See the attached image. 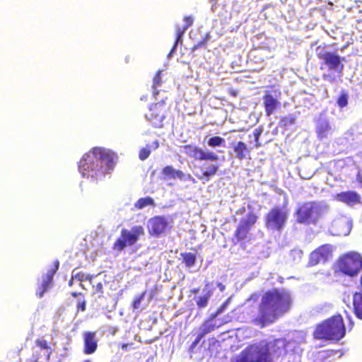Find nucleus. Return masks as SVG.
Returning <instances> with one entry per match:
<instances>
[{
	"mask_svg": "<svg viewBox=\"0 0 362 362\" xmlns=\"http://www.w3.org/2000/svg\"><path fill=\"white\" fill-rule=\"evenodd\" d=\"M291 303V294L286 290L275 289L267 292L259 307L260 316L254 322L262 327L273 323L290 310Z\"/></svg>",
	"mask_w": 362,
	"mask_h": 362,
	"instance_id": "f257e3e1",
	"label": "nucleus"
},
{
	"mask_svg": "<svg viewBox=\"0 0 362 362\" xmlns=\"http://www.w3.org/2000/svg\"><path fill=\"white\" fill-rule=\"evenodd\" d=\"M286 354V341L278 339L259 346H250V362H269L270 360L278 358Z\"/></svg>",
	"mask_w": 362,
	"mask_h": 362,
	"instance_id": "f03ea898",
	"label": "nucleus"
},
{
	"mask_svg": "<svg viewBox=\"0 0 362 362\" xmlns=\"http://www.w3.org/2000/svg\"><path fill=\"white\" fill-rule=\"evenodd\" d=\"M329 211L325 202H310L303 204L297 212V221L300 223H316Z\"/></svg>",
	"mask_w": 362,
	"mask_h": 362,
	"instance_id": "7ed1b4c3",
	"label": "nucleus"
},
{
	"mask_svg": "<svg viewBox=\"0 0 362 362\" xmlns=\"http://www.w3.org/2000/svg\"><path fill=\"white\" fill-rule=\"evenodd\" d=\"M345 334V327L341 315L334 316L318 325L314 333L317 339L339 340Z\"/></svg>",
	"mask_w": 362,
	"mask_h": 362,
	"instance_id": "20e7f679",
	"label": "nucleus"
},
{
	"mask_svg": "<svg viewBox=\"0 0 362 362\" xmlns=\"http://www.w3.org/2000/svg\"><path fill=\"white\" fill-rule=\"evenodd\" d=\"M144 235V229L141 226H134L129 230L123 228L121 230L119 238H118L113 243L112 249L114 250L121 252L127 247L134 245Z\"/></svg>",
	"mask_w": 362,
	"mask_h": 362,
	"instance_id": "39448f33",
	"label": "nucleus"
},
{
	"mask_svg": "<svg viewBox=\"0 0 362 362\" xmlns=\"http://www.w3.org/2000/svg\"><path fill=\"white\" fill-rule=\"evenodd\" d=\"M339 269L345 274L356 276L362 269V256L356 252L344 255L339 261Z\"/></svg>",
	"mask_w": 362,
	"mask_h": 362,
	"instance_id": "423d86ee",
	"label": "nucleus"
},
{
	"mask_svg": "<svg viewBox=\"0 0 362 362\" xmlns=\"http://www.w3.org/2000/svg\"><path fill=\"white\" fill-rule=\"evenodd\" d=\"M78 170L83 177H94L101 173L103 166L99 164L98 156L93 153V148L85 153L78 163Z\"/></svg>",
	"mask_w": 362,
	"mask_h": 362,
	"instance_id": "0eeeda50",
	"label": "nucleus"
},
{
	"mask_svg": "<svg viewBox=\"0 0 362 362\" xmlns=\"http://www.w3.org/2000/svg\"><path fill=\"white\" fill-rule=\"evenodd\" d=\"M318 57L322 60L325 65L332 75L339 76L344 69L342 59L336 53L324 52L323 49H317Z\"/></svg>",
	"mask_w": 362,
	"mask_h": 362,
	"instance_id": "6e6552de",
	"label": "nucleus"
},
{
	"mask_svg": "<svg viewBox=\"0 0 362 362\" xmlns=\"http://www.w3.org/2000/svg\"><path fill=\"white\" fill-rule=\"evenodd\" d=\"M288 218L286 211L276 207L272 209L266 218L267 228L272 230H281L284 226Z\"/></svg>",
	"mask_w": 362,
	"mask_h": 362,
	"instance_id": "1a4fd4ad",
	"label": "nucleus"
},
{
	"mask_svg": "<svg viewBox=\"0 0 362 362\" xmlns=\"http://www.w3.org/2000/svg\"><path fill=\"white\" fill-rule=\"evenodd\" d=\"M93 153L98 156L99 164L103 166L101 173H109L114 168L117 155L113 151L103 147H94Z\"/></svg>",
	"mask_w": 362,
	"mask_h": 362,
	"instance_id": "9d476101",
	"label": "nucleus"
},
{
	"mask_svg": "<svg viewBox=\"0 0 362 362\" xmlns=\"http://www.w3.org/2000/svg\"><path fill=\"white\" fill-rule=\"evenodd\" d=\"M147 228L150 235L158 238L164 234L170 226L165 217L156 216L148 220Z\"/></svg>",
	"mask_w": 362,
	"mask_h": 362,
	"instance_id": "9b49d317",
	"label": "nucleus"
},
{
	"mask_svg": "<svg viewBox=\"0 0 362 362\" xmlns=\"http://www.w3.org/2000/svg\"><path fill=\"white\" fill-rule=\"evenodd\" d=\"M182 148L187 155L197 160L214 161L218 160V156L215 153L209 151H205L196 146L187 144L183 146Z\"/></svg>",
	"mask_w": 362,
	"mask_h": 362,
	"instance_id": "f8f14e48",
	"label": "nucleus"
},
{
	"mask_svg": "<svg viewBox=\"0 0 362 362\" xmlns=\"http://www.w3.org/2000/svg\"><path fill=\"white\" fill-rule=\"evenodd\" d=\"M351 227V221L348 217L340 216L332 221L330 230L334 235L346 236L349 234Z\"/></svg>",
	"mask_w": 362,
	"mask_h": 362,
	"instance_id": "ddd939ff",
	"label": "nucleus"
},
{
	"mask_svg": "<svg viewBox=\"0 0 362 362\" xmlns=\"http://www.w3.org/2000/svg\"><path fill=\"white\" fill-rule=\"evenodd\" d=\"M59 267V262L56 260L54 262L51 268L47 271V274L42 277V281L40 285L38 286L36 291V296L39 298H42L45 293L50 288L52 285L53 277Z\"/></svg>",
	"mask_w": 362,
	"mask_h": 362,
	"instance_id": "4468645a",
	"label": "nucleus"
},
{
	"mask_svg": "<svg viewBox=\"0 0 362 362\" xmlns=\"http://www.w3.org/2000/svg\"><path fill=\"white\" fill-rule=\"evenodd\" d=\"M332 246L325 245L313 252L310 256L309 265L315 266L320 262H325L332 255Z\"/></svg>",
	"mask_w": 362,
	"mask_h": 362,
	"instance_id": "2eb2a0df",
	"label": "nucleus"
},
{
	"mask_svg": "<svg viewBox=\"0 0 362 362\" xmlns=\"http://www.w3.org/2000/svg\"><path fill=\"white\" fill-rule=\"evenodd\" d=\"M165 112L163 103H155L150 106L146 117L155 127H158L165 118Z\"/></svg>",
	"mask_w": 362,
	"mask_h": 362,
	"instance_id": "dca6fc26",
	"label": "nucleus"
},
{
	"mask_svg": "<svg viewBox=\"0 0 362 362\" xmlns=\"http://www.w3.org/2000/svg\"><path fill=\"white\" fill-rule=\"evenodd\" d=\"M83 337L84 341L83 353L87 355L95 353L98 349V339L95 332H84Z\"/></svg>",
	"mask_w": 362,
	"mask_h": 362,
	"instance_id": "f3484780",
	"label": "nucleus"
},
{
	"mask_svg": "<svg viewBox=\"0 0 362 362\" xmlns=\"http://www.w3.org/2000/svg\"><path fill=\"white\" fill-rule=\"evenodd\" d=\"M249 234V222L248 221H244L242 223H240L235 233L234 238H233V244L237 245L240 244L242 245L244 248L245 247V244L247 242V236Z\"/></svg>",
	"mask_w": 362,
	"mask_h": 362,
	"instance_id": "a211bd4d",
	"label": "nucleus"
},
{
	"mask_svg": "<svg viewBox=\"0 0 362 362\" xmlns=\"http://www.w3.org/2000/svg\"><path fill=\"white\" fill-rule=\"evenodd\" d=\"M316 132L318 138L320 139L327 138L333 132V129L329 121L322 115L317 122Z\"/></svg>",
	"mask_w": 362,
	"mask_h": 362,
	"instance_id": "6ab92c4d",
	"label": "nucleus"
},
{
	"mask_svg": "<svg viewBox=\"0 0 362 362\" xmlns=\"http://www.w3.org/2000/svg\"><path fill=\"white\" fill-rule=\"evenodd\" d=\"M336 199L348 205H353L360 202V196L354 192H344L337 194Z\"/></svg>",
	"mask_w": 362,
	"mask_h": 362,
	"instance_id": "aec40b11",
	"label": "nucleus"
},
{
	"mask_svg": "<svg viewBox=\"0 0 362 362\" xmlns=\"http://www.w3.org/2000/svg\"><path fill=\"white\" fill-rule=\"evenodd\" d=\"M264 104L268 115L273 113L280 106L279 101L270 94H267L264 97Z\"/></svg>",
	"mask_w": 362,
	"mask_h": 362,
	"instance_id": "412c9836",
	"label": "nucleus"
},
{
	"mask_svg": "<svg viewBox=\"0 0 362 362\" xmlns=\"http://www.w3.org/2000/svg\"><path fill=\"white\" fill-rule=\"evenodd\" d=\"M214 319H211V315L205 320L202 326H201V330L199 333L203 338L209 333L214 331L216 328L219 327L221 325H216L215 324L212 323V321Z\"/></svg>",
	"mask_w": 362,
	"mask_h": 362,
	"instance_id": "4be33fe9",
	"label": "nucleus"
},
{
	"mask_svg": "<svg viewBox=\"0 0 362 362\" xmlns=\"http://www.w3.org/2000/svg\"><path fill=\"white\" fill-rule=\"evenodd\" d=\"M180 257L182 259V264L186 268H191L196 264L197 262V255L195 253L185 252L180 253Z\"/></svg>",
	"mask_w": 362,
	"mask_h": 362,
	"instance_id": "5701e85b",
	"label": "nucleus"
},
{
	"mask_svg": "<svg viewBox=\"0 0 362 362\" xmlns=\"http://www.w3.org/2000/svg\"><path fill=\"white\" fill-rule=\"evenodd\" d=\"M353 305L356 315L362 319V290L354 294Z\"/></svg>",
	"mask_w": 362,
	"mask_h": 362,
	"instance_id": "b1692460",
	"label": "nucleus"
},
{
	"mask_svg": "<svg viewBox=\"0 0 362 362\" xmlns=\"http://www.w3.org/2000/svg\"><path fill=\"white\" fill-rule=\"evenodd\" d=\"M162 173L165 176V179H174L178 177L182 179L184 173L181 170H176L171 165L165 166L162 169Z\"/></svg>",
	"mask_w": 362,
	"mask_h": 362,
	"instance_id": "393cba45",
	"label": "nucleus"
},
{
	"mask_svg": "<svg viewBox=\"0 0 362 362\" xmlns=\"http://www.w3.org/2000/svg\"><path fill=\"white\" fill-rule=\"evenodd\" d=\"M233 147L235 153V157L242 160L245 157V151H247V146L243 141L238 143H233Z\"/></svg>",
	"mask_w": 362,
	"mask_h": 362,
	"instance_id": "a878e982",
	"label": "nucleus"
},
{
	"mask_svg": "<svg viewBox=\"0 0 362 362\" xmlns=\"http://www.w3.org/2000/svg\"><path fill=\"white\" fill-rule=\"evenodd\" d=\"M35 343L40 349L46 351V361H49L52 351L48 342L44 339H37L35 340Z\"/></svg>",
	"mask_w": 362,
	"mask_h": 362,
	"instance_id": "bb28decb",
	"label": "nucleus"
},
{
	"mask_svg": "<svg viewBox=\"0 0 362 362\" xmlns=\"http://www.w3.org/2000/svg\"><path fill=\"white\" fill-rule=\"evenodd\" d=\"M154 205V200L150 197H144L139 199L134 204V207L137 209H142L147 206Z\"/></svg>",
	"mask_w": 362,
	"mask_h": 362,
	"instance_id": "cd10ccee",
	"label": "nucleus"
},
{
	"mask_svg": "<svg viewBox=\"0 0 362 362\" xmlns=\"http://www.w3.org/2000/svg\"><path fill=\"white\" fill-rule=\"evenodd\" d=\"M218 169V165L211 164L209 165H204V170H202V175L204 177H206V180H208L210 177L216 174Z\"/></svg>",
	"mask_w": 362,
	"mask_h": 362,
	"instance_id": "c85d7f7f",
	"label": "nucleus"
},
{
	"mask_svg": "<svg viewBox=\"0 0 362 362\" xmlns=\"http://www.w3.org/2000/svg\"><path fill=\"white\" fill-rule=\"evenodd\" d=\"M163 71L158 70L153 78L152 88L156 89L160 87L165 80L163 79Z\"/></svg>",
	"mask_w": 362,
	"mask_h": 362,
	"instance_id": "c756f323",
	"label": "nucleus"
},
{
	"mask_svg": "<svg viewBox=\"0 0 362 362\" xmlns=\"http://www.w3.org/2000/svg\"><path fill=\"white\" fill-rule=\"evenodd\" d=\"M211 297V292L208 291L203 296H199L196 300V304L199 308H203L206 307L209 303V300Z\"/></svg>",
	"mask_w": 362,
	"mask_h": 362,
	"instance_id": "7c9ffc66",
	"label": "nucleus"
},
{
	"mask_svg": "<svg viewBox=\"0 0 362 362\" xmlns=\"http://www.w3.org/2000/svg\"><path fill=\"white\" fill-rule=\"evenodd\" d=\"M93 286V291L92 293V295H97L98 298H103V282L100 281L96 284H94V281H92V284H90Z\"/></svg>",
	"mask_w": 362,
	"mask_h": 362,
	"instance_id": "2f4dec72",
	"label": "nucleus"
},
{
	"mask_svg": "<svg viewBox=\"0 0 362 362\" xmlns=\"http://www.w3.org/2000/svg\"><path fill=\"white\" fill-rule=\"evenodd\" d=\"M224 139L218 136L211 137L208 141V145L211 147L221 146L224 144Z\"/></svg>",
	"mask_w": 362,
	"mask_h": 362,
	"instance_id": "473e14b6",
	"label": "nucleus"
},
{
	"mask_svg": "<svg viewBox=\"0 0 362 362\" xmlns=\"http://www.w3.org/2000/svg\"><path fill=\"white\" fill-rule=\"evenodd\" d=\"M210 35L209 33L205 34L204 37L199 41L197 43L194 44L191 49L192 51H195L201 47H205L207 45V43L209 40Z\"/></svg>",
	"mask_w": 362,
	"mask_h": 362,
	"instance_id": "72a5a7b5",
	"label": "nucleus"
},
{
	"mask_svg": "<svg viewBox=\"0 0 362 362\" xmlns=\"http://www.w3.org/2000/svg\"><path fill=\"white\" fill-rule=\"evenodd\" d=\"M73 276L79 281H88L90 284H92L93 279L95 278V275L86 274L82 272L76 273Z\"/></svg>",
	"mask_w": 362,
	"mask_h": 362,
	"instance_id": "f704fd0d",
	"label": "nucleus"
},
{
	"mask_svg": "<svg viewBox=\"0 0 362 362\" xmlns=\"http://www.w3.org/2000/svg\"><path fill=\"white\" fill-rule=\"evenodd\" d=\"M230 299L228 298L221 306L216 310V311L211 315V319H216L218 315L222 313L224 310L227 308L229 303Z\"/></svg>",
	"mask_w": 362,
	"mask_h": 362,
	"instance_id": "c9c22d12",
	"label": "nucleus"
},
{
	"mask_svg": "<svg viewBox=\"0 0 362 362\" xmlns=\"http://www.w3.org/2000/svg\"><path fill=\"white\" fill-rule=\"evenodd\" d=\"M186 30H187L186 27H180V26L176 27L177 37H176V40H175V42L174 46H173V49H175L178 42L181 40V38L183 36L184 33H185Z\"/></svg>",
	"mask_w": 362,
	"mask_h": 362,
	"instance_id": "e433bc0d",
	"label": "nucleus"
},
{
	"mask_svg": "<svg viewBox=\"0 0 362 362\" xmlns=\"http://www.w3.org/2000/svg\"><path fill=\"white\" fill-rule=\"evenodd\" d=\"M233 362H249V351L247 349L243 351Z\"/></svg>",
	"mask_w": 362,
	"mask_h": 362,
	"instance_id": "4c0bfd02",
	"label": "nucleus"
},
{
	"mask_svg": "<svg viewBox=\"0 0 362 362\" xmlns=\"http://www.w3.org/2000/svg\"><path fill=\"white\" fill-rule=\"evenodd\" d=\"M146 293V291L142 292L139 296H136L134 299L132 303V307L134 310H136L140 307L141 301L144 298Z\"/></svg>",
	"mask_w": 362,
	"mask_h": 362,
	"instance_id": "58836bf2",
	"label": "nucleus"
},
{
	"mask_svg": "<svg viewBox=\"0 0 362 362\" xmlns=\"http://www.w3.org/2000/svg\"><path fill=\"white\" fill-rule=\"evenodd\" d=\"M151 149L148 146L141 148L139 153V158L141 160H146L151 154Z\"/></svg>",
	"mask_w": 362,
	"mask_h": 362,
	"instance_id": "ea45409f",
	"label": "nucleus"
},
{
	"mask_svg": "<svg viewBox=\"0 0 362 362\" xmlns=\"http://www.w3.org/2000/svg\"><path fill=\"white\" fill-rule=\"evenodd\" d=\"M76 309H77V311H81V312H83L86 310V301L83 298H79L78 300H77V303H76Z\"/></svg>",
	"mask_w": 362,
	"mask_h": 362,
	"instance_id": "a19ab883",
	"label": "nucleus"
},
{
	"mask_svg": "<svg viewBox=\"0 0 362 362\" xmlns=\"http://www.w3.org/2000/svg\"><path fill=\"white\" fill-rule=\"evenodd\" d=\"M183 21L185 22V25L183 27H186L187 29L189 27H190L191 25H192V24L194 23V19L190 16H184Z\"/></svg>",
	"mask_w": 362,
	"mask_h": 362,
	"instance_id": "79ce46f5",
	"label": "nucleus"
},
{
	"mask_svg": "<svg viewBox=\"0 0 362 362\" xmlns=\"http://www.w3.org/2000/svg\"><path fill=\"white\" fill-rule=\"evenodd\" d=\"M337 103L341 107L346 106L347 104L346 95V94L341 95V96L338 99Z\"/></svg>",
	"mask_w": 362,
	"mask_h": 362,
	"instance_id": "37998d69",
	"label": "nucleus"
},
{
	"mask_svg": "<svg viewBox=\"0 0 362 362\" xmlns=\"http://www.w3.org/2000/svg\"><path fill=\"white\" fill-rule=\"evenodd\" d=\"M203 337L199 334H198V335L197 336L194 341L192 343V344L190 346V349H194L199 343V341H201V339Z\"/></svg>",
	"mask_w": 362,
	"mask_h": 362,
	"instance_id": "c03bdc74",
	"label": "nucleus"
},
{
	"mask_svg": "<svg viewBox=\"0 0 362 362\" xmlns=\"http://www.w3.org/2000/svg\"><path fill=\"white\" fill-rule=\"evenodd\" d=\"M291 356L293 357V362H300V356L292 354ZM288 362H291V360H289Z\"/></svg>",
	"mask_w": 362,
	"mask_h": 362,
	"instance_id": "a18cd8bd",
	"label": "nucleus"
},
{
	"mask_svg": "<svg viewBox=\"0 0 362 362\" xmlns=\"http://www.w3.org/2000/svg\"><path fill=\"white\" fill-rule=\"evenodd\" d=\"M71 296L76 298V297H78V296H80L81 298H83L84 296L82 293H77V292H71Z\"/></svg>",
	"mask_w": 362,
	"mask_h": 362,
	"instance_id": "49530a36",
	"label": "nucleus"
},
{
	"mask_svg": "<svg viewBox=\"0 0 362 362\" xmlns=\"http://www.w3.org/2000/svg\"><path fill=\"white\" fill-rule=\"evenodd\" d=\"M253 134L255 138V140L257 141V137L260 134V132L257 129H255V131L253 132Z\"/></svg>",
	"mask_w": 362,
	"mask_h": 362,
	"instance_id": "de8ad7c7",
	"label": "nucleus"
},
{
	"mask_svg": "<svg viewBox=\"0 0 362 362\" xmlns=\"http://www.w3.org/2000/svg\"><path fill=\"white\" fill-rule=\"evenodd\" d=\"M132 345V344H122L121 345V348L122 350H127L129 346Z\"/></svg>",
	"mask_w": 362,
	"mask_h": 362,
	"instance_id": "09e8293b",
	"label": "nucleus"
},
{
	"mask_svg": "<svg viewBox=\"0 0 362 362\" xmlns=\"http://www.w3.org/2000/svg\"><path fill=\"white\" fill-rule=\"evenodd\" d=\"M74 276H71V278L69 279V282H68V284L69 286H71L74 284Z\"/></svg>",
	"mask_w": 362,
	"mask_h": 362,
	"instance_id": "8fccbe9b",
	"label": "nucleus"
},
{
	"mask_svg": "<svg viewBox=\"0 0 362 362\" xmlns=\"http://www.w3.org/2000/svg\"><path fill=\"white\" fill-rule=\"evenodd\" d=\"M218 286L220 288L221 291H223L225 288V286L221 283L218 284Z\"/></svg>",
	"mask_w": 362,
	"mask_h": 362,
	"instance_id": "3c124183",
	"label": "nucleus"
},
{
	"mask_svg": "<svg viewBox=\"0 0 362 362\" xmlns=\"http://www.w3.org/2000/svg\"><path fill=\"white\" fill-rule=\"evenodd\" d=\"M199 289L198 288H197L192 289L191 292L193 293H197L199 292Z\"/></svg>",
	"mask_w": 362,
	"mask_h": 362,
	"instance_id": "603ef678",
	"label": "nucleus"
},
{
	"mask_svg": "<svg viewBox=\"0 0 362 362\" xmlns=\"http://www.w3.org/2000/svg\"><path fill=\"white\" fill-rule=\"evenodd\" d=\"M154 144H155V148H157L158 147V142L157 141H156L154 142Z\"/></svg>",
	"mask_w": 362,
	"mask_h": 362,
	"instance_id": "864d4df0",
	"label": "nucleus"
},
{
	"mask_svg": "<svg viewBox=\"0 0 362 362\" xmlns=\"http://www.w3.org/2000/svg\"><path fill=\"white\" fill-rule=\"evenodd\" d=\"M231 94H232V95L235 96L236 95V92L233 91V92H231Z\"/></svg>",
	"mask_w": 362,
	"mask_h": 362,
	"instance_id": "5fc2aeb1",
	"label": "nucleus"
},
{
	"mask_svg": "<svg viewBox=\"0 0 362 362\" xmlns=\"http://www.w3.org/2000/svg\"><path fill=\"white\" fill-rule=\"evenodd\" d=\"M250 223L253 221V218L252 217V216L250 215Z\"/></svg>",
	"mask_w": 362,
	"mask_h": 362,
	"instance_id": "6e6d98bb",
	"label": "nucleus"
},
{
	"mask_svg": "<svg viewBox=\"0 0 362 362\" xmlns=\"http://www.w3.org/2000/svg\"><path fill=\"white\" fill-rule=\"evenodd\" d=\"M38 358H39V357H38V356H37L34 362H37V361L38 360Z\"/></svg>",
	"mask_w": 362,
	"mask_h": 362,
	"instance_id": "4d7b16f0",
	"label": "nucleus"
},
{
	"mask_svg": "<svg viewBox=\"0 0 362 362\" xmlns=\"http://www.w3.org/2000/svg\"><path fill=\"white\" fill-rule=\"evenodd\" d=\"M83 362H91L90 360H85Z\"/></svg>",
	"mask_w": 362,
	"mask_h": 362,
	"instance_id": "13d9d810",
	"label": "nucleus"
},
{
	"mask_svg": "<svg viewBox=\"0 0 362 362\" xmlns=\"http://www.w3.org/2000/svg\"><path fill=\"white\" fill-rule=\"evenodd\" d=\"M158 93H159L158 91L154 92V95H158Z\"/></svg>",
	"mask_w": 362,
	"mask_h": 362,
	"instance_id": "bf43d9fd",
	"label": "nucleus"
},
{
	"mask_svg": "<svg viewBox=\"0 0 362 362\" xmlns=\"http://www.w3.org/2000/svg\"><path fill=\"white\" fill-rule=\"evenodd\" d=\"M153 294H151L150 298L151 299V298H153Z\"/></svg>",
	"mask_w": 362,
	"mask_h": 362,
	"instance_id": "052dcab7",
	"label": "nucleus"
}]
</instances>
